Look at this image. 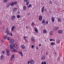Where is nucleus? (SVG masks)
Masks as SVG:
<instances>
[{
	"label": "nucleus",
	"mask_w": 64,
	"mask_h": 64,
	"mask_svg": "<svg viewBox=\"0 0 64 64\" xmlns=\"http://www.w3.org/2000/svg\"><path fill=\"white\" fill-rule=\"evenodd\" d=\"M13 46L14 48H15L16 49H18V47L17 44H10V48H11L10 49V50L12 52H17V51L15 50L14 48H13Z\"/></svg>",
	"instance_id": "1"
},
{
	"label": "nucleus",
	"mask_w": 64,
	"mask_h": 64,
	"mask_svg": "<svg viewBox=\"0 0 64 64\" xmlns=\"http://www.w3.org/2000/svg\"><path fill=\"white\" fill-rule=\"evenodd\" d=\"M14 42H15L14 40L13 39H12V40H10L9 42L10 43V44H13L14 43Z\"/></svg>",
	"instance_id": "2"
},
{
	"label": "nucleus",
	"mask_w": 64,
	"mask_h": 64,
	"mask_svg": "<svg viewBox=\"0 0 64 64\" xmlns=\"http://www.w3.org/2000/svg\"><path fill=\"white\" fill-rule=\"evenodd\" d=\"M17 4L16 2H13L10 4V6H13L14 5H15V4Z\"/></svg>",
	"instance_id": "3"
},
{
	"label": "nucleus",
	"mask_w": 64,
	"mask_h": 64,
	"mask_svg": "<svg viewBox=\"0 0 64 64\" xmlns=\"http://www.w3.org/2000/svg\"><path fill=\"white\" fill-rule=\"evenodd\" d=\"M6 55L7 56H10V52H9V51L8 50H6Z\"/></svg>",
	"instance_id": "4"
},
{
	"label": "nucleus",
	"mask_w": 64,
	"mask_h": 64,
	"mask_svg": "<svg viewBox=\"0 0 64 64\" xmlns=\"http://www.w3.org/2000/svg\"><path fill=\"white\" fill-rule=\"evenodd\" d=\"M14 55L13 54L12 56L10 58V61H12L14 59Z\"/></svg>",
	"instance_id": "5"
},
{
	"label": "nucleus",
	"mask_w": 64,
	"mask_h": 64,
	"mask_svg": "<svg viewBox=\"0 0 64 64\" xmlns=\"http://www.w3.org/2000/svg\"><path fill=\"white\" fill-rule=\"evenodd\" d=\"M39 20L41 21L42 20V16H40L39 18Z\"/></svg>",
	"instance_id": "6"
},
{
	"label": "nucleus",
	"mask_w": 64,
	"mask_h": 64,
	"mask_svg": "<svg viewBox=\"0 0 64 64\" xmlns=\"http://www.w3.org/2000/svg\"><path fill=\"white\" fill-rule=\"evenodd\" d=\"M10 32L9 30H8V28H6L5 32L6 33H7L8 32Z\"/></svg>",
	"instance_id": "7"
},
{
	"label": "nucleus",
	"mask_w": 64,
	"mask_h": 64,
	"mask_svg": "<svg viewBox=\"0 0 64 64\" xmlns=\"http://www.w3.org/2000/svg\"><path fill=\"white\" fill-rule=\"evenodd\" d=\"M15 16L14 15L12 16L11 18V20H13L15 19Z\"/></svg>",
	"instance_id": "8"
},
{
	"label": "nucleus",
	"mask_w": 64,
	"mask_h": 64,
	"mask_svg": "<svg viewBox=\"0 0 64 64\" xmlns=\"http://www.w3.org/2000/svg\"><path fill=\"white\" fill-rule=\"evenodd\" d=\"M34 30L36 33H38V30L36 28H35V27H34Z\"/></svg>",
	"instance_id": "9"
},
{
	"label": "nucleus",
	"mask_w": 64,
	"mask_h": 64,
	"mask_svg": "<svg viewBox=\"0 0 64 64\" xmlns=\"http://www.w3.org/2000/svg\"><path fill=\"white\" fill-rule=\"evenodd\" d=\"M43 33H47V31L46 30H44L43 31Z\"/></svg>",
	"instance_id": "10"
},
{
	"label": "nucleus",
	"mask_w": 64,
	"mask_h": 64,
	"mask_svg": "<svg viewBox=\"0 0 64 64\" xmlns=\"http://www.w3.org/2000/svg\"><path fill=\"white\" fill-rule=\"evenodd\" d=\"M34 60H32L30 61V64H34Z\"/></svg>",
	"instance_id": "11"
},
{
	"label": "nucleus",
	"mask_w": 64,
	"mask_h": 64,
	"mask_svg": "<svg viewBox=\"0 0 64 64\" xmlns=\"http://www.w3.org/2000/svg\"><path fill=\"white\" fill-rule=\"evenodd\" d=\"M44 10V6H43L42 8V13H43V11Z\"/></svg>",
	"instance_id": "12"
},
{
	"label": "nucleus",
	"mask_w": 64,
	"mask_h": 64,
	"mask_svg": "<svg viewBox=\"0 0 64 64\" xmlns=\"http://www.w3.org/2000/svg\"><path fill=\"white\" fill-rule=\"evenodd\" d=\"M58 33L59 34H61L62 33V31L61 30H59L58 31Z\"/></svg>",
	"instance_id": "13"
},
{
	"label": "nucleus",
	"mask_w": 64,
	"mask_h": 64,
	"mask_svg": "<svg viewBox=\"0 0 64 64\" xmlns=\"http://www.w3.org/2000/svg\"><path fill=\"white\" fill-rule=\"evenodd\" d=\"M17 10V8H14L13 9V11L14 12H16Z\"/></svg>",
	"instance_id": "14"
},
{
	"label": "nucleus",
	"mask_w": 64,
	"mask_h": 64,
	"mask_svg": "<svg viewBox=\"0 0 64 64\" xmlns=\"http://www.w3.org/2000/svg\"><path fill=\"white\" fill-rule=\"evenodd\" d=\"M18 53L20 55H21L22 56H23V54H22V52H18Z\"/></svg>",
	"instance_id": "15"
},
{
	"label": "nucleus",
	"mask_w": 64,
	"mask_h": 64,
	"mask_svg": "<svg viewBox=\"0 0 64 64\" xmlns=\"http://www.w3.org/2000/svg\"><path fill=\"white\" fill-rule=\"evenodd\" d=\"M45 56H43L41 58L42 60H44L45 59Z\"/></svg>",
	"instance_id": "16"
},
{
	"label": "nucleus",
	"mask_w": 64,
	"mask_h": 64,
	"mask_svg": "<svg viewBox=\"0 0 64 64\" xmlns=\"http://www.w3.org/2000/svg\"><path fill=\"white\" fill-rule=\"evenodd\" d=\"M51 19H52V22H54V18L53 17H52Z\"/></svg>",
	"instance_id": "17"
},
{
	"label": "nucleus",
	"mask_w": 64,
	"mask_h": 64,
	"mask_svg": "<svg viewBox=\"0 0 64 64\" xmlns=\"http://www.w3.org/2000/svg\"><path fill=\"white\" fill-rule=\"evenodd\" d=\"M14 28H15V27H14V26H12V28L11 31H13L14 30Z\"/></svg>",
	"instance_id": "18"
},
{
	"label": "nucleus",
	"mask_w": 64,
	"mask_h": 64,
	"mask_svg": "<svg viewBox=\"0 0 64 64\" xmlns=\"http://www.w3.org/2000/svg\"><path fill=\"white\" fill-rule=\"evenodd\" d=\"M32 40L33 42H35V39H34V38L33 37H32Z\"/></svg>",
	"instance_id": "19"
},
{
	"label": "nucleus",
	"mask_w": 64,
	"mask_h": 64,
	"mask_svg": "<svg viewBox=\"0 0 64 64\" xmlns=\"http://www.w3.org/2000/svg\"><path fill=\"white\" fill-rule=\"evenodd\" d=\"M26 2V5L27 6L29 3V0H28V1Z\"/></svg>",
	"instance_id": "20"
},
{
	"label": "nucleus",
	"mask_w": 64,
	"mask_h": 64,
	"mask_svg": "<svg viewBox=\"0 0 64 64\" xmlns=\"http://www.w3.org/2000/svg\"><path fill=\"white\" fill-rule=\"evenodd\" d=\"M3 56L2 55H1V56L0 57V59L1 60H2L3 59Z\"/></svg>",
	"instance_id": "21"
},
{
	"label": "nucleus",
	"mask_w": 64,
	"mask_h": 64,
	"mask_svg": "<svg viewBox=\"0 0 64 64\" xmlns=\"http://www.w3.org/2000/svg\"><path fill=\"white\" fill-rule=\"evenodd\" d=\"M42 64H46V62L44 61V62H42L41 63Z\"/></svg>",
	"instance_id": "22"
},
{
	"label": "nucleus",
	"mask_w": 64,
	"mask_h": 64,
	"mask_svg": "<svg viewBox=\"0 0 64 64\" xmlns=\"http://www.w3.org/2000/svg\"><path fill=\"white\" fill-rule=\"evenodd\" d=\"M50 41H55V40H54L53 39H50Z\"/></svg>",
	"instance_id": "23"
},
{
	"label": "nucleus",
	"mask_w": 64,
	"mask_h": 64,
	"mask_svg": "<svg viewBox=\"0 0 64 64\" xmlns=\"http://www.w3.org/2000/svg\"><path fill=\"white\" fill-rule=\"evenodd\" d=\"M22 49H25V46L24 45H23L22 46Z\"/></svg>",
	"instance_id": "24"
},
{
	"label": "nucleus",
	"mask_w": 64,
	"mask_h": 64,
	"mask_svg": "<svg viewBox=\"0 0 64 64\" xmlns=\"http://www.w3.org/2000/svg\"><path fill=\"white\" fill-rule=\"evenodd\" d=\"M32 6V5H31V4H29V5L28 6V8H29L30 7H31Z\"/></svg>",
	"instance_id": "25"
},
{
	"label": "nucleus",
	"mask_w": 64,
	"mask_h": 64,
	"mask_svg": "<svg viewBox=\"0 0 64 64\" xmlns=\"http://www.w3.org/2000/svg\"><path fill=\"white\" fill-rule=\"evenodd\" d=\"M26 6H23V8L24 11H25V10H26Z\"/></svg>",
	"instance_id": "26"
},
{
	"label": "nucleus",
	"mask_w": 64,
	"mask_h": 64,
	"mask_svg": "<svg viewBox=\"0 0 64 64\" xmlns=\"http://www.w3.org/2000/svg\"><path fill=\"white\" fill-rule=\"evenodd\" d=\"M58 27H56L54 29V30L56 31V30H57L58 29Z\"/></svg>",
	"instance_id": "27"
},
{
	"label": "nucleus",
	"mask_w": 64,
	"mask_h": 64,
	"mask_svg": "<svg viewBox=\"0 0 64 64\" xmlns=\"http://www.w3.org/2000/svg\"><path fill=\"white\" fill-rule=\"evenodd\" d=\"M9 35L10 36H13V34H12V32L10 33Z\"/></svg>",
	"instance_id": "28"
},
{
	"label": "nucleus",
	"mask_w": 64,
	"mask_h": 64,
	"mask_svg": "<svg viewBox=\"0 0 64 64\" xmlns=\"http://www.w3.org/2000/svg\"><path fill=\"white\" fill-rule=\"evenodd\" d=\"M6 37H7V36L6 35L4 36L3 38H4V40L6 39Z\"/></svg>",
	"instance_id": "29"
},
{
	"label": "nucleus",
	"mask_w": 64,
	"mask_h": 64,
	"mask_svg": "<svg viewBox=\"0 0 64 64\" xmlns=\"http://www.w3.org/2000/svg\"><path fill=\"white\" fill-rule=\"evenodd\" d=\"M8 1V0H4V3H7Z\"/></svg>",
	"instance_id": "30"
},
{
	"label": "nucleus",
	"mask_w": 64,
	"mask_h": 64,
	"mask_svg": "<svg viewBox=\"0 0 64 64\" xmlns=\"http://www.w3.org/2000/svg\"><path fill=\"white\" fill-rule=\"evenodd\" d=\"M58 21H59V22H61V20L60 18H58Z\"/></svg>",
	"instance_id": "31"
},
{
	"label": "nucleus",
	"mask_w": 64,
	"mask_h": 64,
	"mask_svg": "<svg viewBox=\"0 0 64 64\" xmlns=\"http://www.w3.org/2000/svg\"><path fill=\"white\" fill-rule=\"evenodd\" d=\"M45 21L44 20H43L42 21V24H43V23H45Z\"/></svg>",
	"instance_id": "32"
},
{
	"label": "nucleus",
	"mask_w": 64,
	"mask_h": 64,
	"mask_svg": "<svg viewBox=\"0 0 64 64\" xmlns=\"http://www.w3.org/2000/svg\"><path fill=\"white\" fill-rule=\"evenodd\" d=\"M51 45H55V44L52 42L51 43Z\"/></svg>",
	"instance_id": "33"
},
{
	"label": "nucleus",
	"mask_w": 64,
	"mask_h": 64,
	"mask_svg": "<svg viewBox=\"0 0 64 64\" xmlns=\"http://www.w3.org/2000/svg\"><path fill=\"white\" fill-rule=\"evenodd\" d=\"M20 17V16L19 15H18L17 16V18H19Z\"/></svg>",
	"instance_id": "34"
},
{
	"label": "nucleus",
	"mask_w": 64,
	"mask_h": 64,
	"mask_svg": "<svg viewBox=\"0 0 64 64\" xmlns=\"http://www.w3.org/2000/svg\"><path fill=\"white\" fill-rule=\"evenodd\" d=\"M2 53H3V54H5V51H2Z\"/></svg>",
	"instance_id": "35"
},
{
	"label": "nucleus",
	"mask_w": 64,
	"mask_h": 64,
	"mask_svg": "<svg viewBox=\"0 0 64 64\" xmlns=\"http://www.w3.org/2000/svg\"><path fill=\"white\" fill-rule=\"evenodd\" d=\"M50 35L51 36L52 35H53V34L52 33V32H50Z\"/></svg>",
	"instance_id": "36"
},
{
	"label": "nucleus",
	"mask_w": 64,
	"mask_h": 64,
	"mask_svg": "<svg viewBox=\"0 0 64 64\" xmlns=\"http://www.w3.org/2000/svg\"><path fill=\"white\" fill-rule=\"evenodd\" d=\"M58 61H60V58L59 57H58Z\"/></svg>",
	"instance_id": "37"
},
{
	"label": "nucleus",
	"mask_w": 64,
	"mask_h": 64,
	"mask_svg": "<svg viewBox=\"0 0 64 64\" xmlns=\"http://www.w3.org/2000/svg\"><path fill=\"white\" fill-rule=\"evenodd\" d=\"M45 23H46V24H48V21H46Z\"/></svg>",
	"instance_id": "38"
},
{
	"label": "nucleus",
	"mask_w": 64,
	"mask_h": 64,
	"mask_svg": "<svg viewBox=\"0 0 64 64\" xmlns=\"http://www.w3.org/2000/svg\"><path fill=\"white\" fill-rule=\"evenodd\" d=\"M34 45H32V49H33L34 48Z\"/></svg>",
	"instance_id": "39"
},
{
	"label": "nucleus",
	"mask_w": 64,
	"mask_h": 64,
	"mask_svg": "<svg viewBox=\"0 0 64 64\" xmlns=\"http://www.w3.org/2000/svg\"><path fill=\"white\" fill-rule=\"evenodd\" d=\"M48 53H49V52H46V55H48Z\"/></svg>",
	"instance_id": "40"
},
{
	"label": "nucleus",
	"mask_w": 64,
	"mask_h": 64,
	"mask_svg": "<svg viewBox=\"0 0 64 64\" xmlns=\"http://www.w3.org/2000/svg\"><path fill=\"white\" fill-rule=\"evenodd\" d=\"M28 1V0H24V2H26L27 1Z\"/></svg>",
	"instance_id": "41"
},
{
	"label": "nucleus",
	"mask_w": 64,
	"mask_h": 64,
	"mask_svg": "<svg viewBox=\"0 0 64 64\" xmlns=\"http://www.w3.org/2000/svg\"><path fill=\"white\" fill-rule=\"evenodd\" d=\"M30 63V61H28V64H29V63Z\"/></svg>",
	"instance_id": "42"
},
{
	"label": "nucleus",
	"mask_w": 64,
	"mask_h": 64,
	"mask_svg": "<svg viewBox=\"0 0 64 64\" xmlns=\"http://www.w3.org/2000/svg\"><path fill=\"white\" fill-rule=\"evenodd\" d=\"M17 13L18 14H20V11H18Z\"/></svg>",
	"instance_id": "43"
},
{
	"label": "nucleus",
	"mask_w": 64,
	"mask_h": 64,
	"mask_svg": "<svg viewBox=\"0 0 64 64\" xmlns=\"http://www.w3.org/2000/svg\"><path fill=\"white\" fill-rule=\"evenodd\" d=\"M26 38H27V36H24V39H26Z\"/></svg>",
	"instance_id": "44"
},
{
	"label": "nucleus",
	"mask_w": 64,
	"mask_h": 64,
	"mask_svg": "<svg viewBox=\"0 0 64 64\" xmlns=\"http://www.w3.org/2000/svg\"><path fill=\"white\" fill-rule=\"evenodd\" d=\"M57 43H60V41H59V40H58L57 42Z\"/></svg>",
	"instance_id": "45"
},
{
	"label": "nucleus",
	"mask_w": 64,
	"mask_h": 64,
	"mask_svg": "<svg viewBox=\"0 0 64 64\" xmlns=\"http://www.w3.org/2000/svg\"><path fill=\"white\" fill-rule=\"evenodd\" d=\"M10 4H7V7H9V6H10Z\"/></svg>",
	"instance_id": "46"
},
{
	"label": "nucleus",
	"mask_w": 64,
	"mask_h": 64,
	"mask_svg": "<svg viewBox=\"0 0 64 64\" xmlns=\"http://www.w3.org/2000/svg\"><path fill=\"white\" fill-rule=\"evenodd\" d=\"M10 38H8V40H10Z\"/></svg>",
	"instance_id": "47"
},
{
	"label": "nucleus",
	"mask_w": 64,
	"mask_h": 64,
	"mask_svg": "<svg viewBox=\"0 0 64 64\" xmlns=\"http://www.w3.org/2000/svg\"><path fill=\"white\" fill-rule=\"evenodd\" d=\"M50 4H52V2L51 1H50L49 2Z\"/></svg>",
	"instance_id": "48"
},
{
	"label": "nucleus",
	"mask_w": 64,
	"mask_h": 64,
	"mask_svg": "<svg viewBox=\"0 0 64 64\" xmlns=\"http://www.w3.org/2000/svg\"><path fill=\"white\" fill-rule=\"evenodd\" d=\"M34 22H32V25H34Z\"/></svg>",
	"instance_id": "49"
},
{
	"label": "nucleus",
	"mask_w": 64,
	"mask_h": 64,
	"mask_svg": "<svg viewBox=\"0 0 64 64\" xmlns=\"http://www.w3.org/2000/svg\"><path fill=\"white\" fill-rule=\"evenodd\" d=\"M36 50H38V47L36 46Z\"/></svg>",
	"instance_id": "50"
},
{
	"label": "nucleus",
	"mask_w": 64,
	"mask_h": 64,
	"mask_svg": "<svg viewBox=\"0 0 64 64\" xmlns=\"http://www.w3.org/2000/svg\"><path fill=\"white\" fill-rule=\"evenodd\" d=\"M4 40H1V42H4Z\"/></svg>",
	"instance_id": "51"
},
{
	"label": "nucleus",
	"mask_w": 64,
	"mask_h": 64,
	"mask_svg": "<svg viewBox=\"0 0 64 64\" xmlns=\"http://www.w3.org/2000/svg\"><path fill=\"white\" fill-rule=\"evenodd\" d=\"M9 34V32H8L7 34V35L8 36Z\"/></svg>",
	"instance_id": "52"
},
{
	"label": "nucleus",
	"mask_w": 64,
	"mask_h": 64,
	"mask_svg": "<svg viewBox=\"0 0 64 64\" xmlns=\"http://www.w3.org/2000/svg\"><path fill=\"white\" fill-rule=\"evenodd\" d=\"M39 46H41V44H39Z\"/></svg>",
	"instance_id": "53"
},
{
	"label": "nucleus",
	"mask_w": 64,
	"mask_h": 64,
	"mask_svg": "<svg viewBox=\"0 0 64 64\" xmlns=\"http://www.w3.org/2000/svg\"><path fill=\"white\" fill-rule=\"evenodd\" d=\"M54 54L55 55H56V52H55Z\"/></svg>",
	"instance_id": "54"
},
{
	"label": "nucleus",
	"mask_w": 64,
	"mask_h": 64,
	"mask_svg": "<svg viewBox=\"0 0 64 64\" xmlns=\"http://www.w3.org/2000/svg\"><path fill=\"white\" fill-rule=\"evenodd\" d=\"M28 16L30 15V13H28Z\"/></svg>",
	"instance_id": "55"
},
{
	"label": "nucleus",
	"mask_w": 64,
	"mask_h": 64,
	"mask_svg": "<svg viewBox=\"0 0 64 64\" xmlns=\"http://www.w3.org/2000/svg\"><path fill=\"white\" fill-rule=\"evenodd\" d=\"M44 11H46V9H45V10H44Z\"/></svg>",
	"instance_id": "56"
},
{
	"label": "nucleus",
	"mask_w": 64,
	"mask_h": 64,
	"mask_svg": "<svg viewBox=\"0 0 64 64\" xmlns=\"http://www.w3.org/2000/svg\"><path fill=\"white\" fill-rule=\"evenodd\" d=\"M0 24H1V23H2V22L1 21L0 22Z\"/></svg>",
	"instance_id": "57"
},
{
	"label": "nucleus",
	"mask_w": 64,
	"mask_h": 64,
	"mask_svg": "<svg viewBox=\"0 0 64 64\" xmlns=\"http://www.w3.org/2000/svg\"><path fill=\"white\" fill-rule=\"evenodd\" d=\"M45 42H46V40H45Z\"/></svg>",
	"instance_id": "58"
},
{
	"label": "nucleus",
	"mask_w": 64,
	"mask_h": 64,
	"mask_svg": "<svg viewBox=\"0 0 64 64\" xmlns=\"http://www.w3.org/2000/svg\"><path fill=\"white\" fill-rule=\"evenodd\" d=\"M26 28H28V27H27V26L26 27Z\"/></svg>",
	"instance_id": "59"
},
{
	"label": "nucleus",
	"mask_w": 64,
	"mask_h": 64,
	"mask_svg": "<svg viewBox=\"0 0 64 64\" xmlns=\"http://www.w3.org/2000/svg\"><path fill=\"white\" fill-rule=\"evenodd\" d=\"M63 11H64V10H63Z\"/></svg>",
	"instance_id": "60"
},
{
	"label": "nucleus",
	"mask_w": 64,
	"mask_h": 64,
	"mask_svg": "<svg viewBox=\"0 0 64 64\" xmlns=\"http://www.w3.org/2000/svg\"><path fill=\"white\" fill-rule=\"evenodd\" d=\"M63 11H64V10H63Z\"/></svg>",
	"instance_id": "61"
},
{
	"label": "nucleus",
	"mask_w": 64,
	"mask_h": 64,
	"mask_svg": "<svg viewBox=\"0 0 64 64\" xmlns=\"http://www.w3.org/2000/svg\"><path fill=\"white\" fill-rule=\"evenodd\" d=\"M25 41H26V40Z\"/></svg>",
	"instance_id": "62"
}]
</instances>
